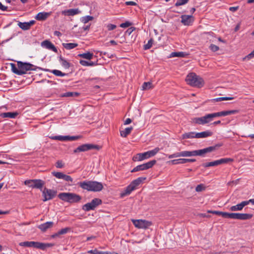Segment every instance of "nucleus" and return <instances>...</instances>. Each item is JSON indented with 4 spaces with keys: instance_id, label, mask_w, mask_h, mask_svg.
I'll list each match as a JSON object with an SVG mask.
<instances>
[{
    "instance_id": "obj_1",
    "label": "nucleus",
    "mask_w": 254,
    "mask_h": 254,
    "mask_svg": "<svg viewBox=\"0 0 254 254\" xmlns=\"http://www.w3.org/2000/svg\"><path fill=\"white\" fill-rule=\"evenodd\" d=\"M221 146V145L216 144L215 146H209L202 149L193 150V151H184L180 152H177L168 156L169 159L177 158L179 157H190L199 156L204 157L206 153H210L215 151L218 147Z\"/></svg>"
},
{
    "instance_id": "obj_2",
    "label": "nucleus",
    "mask_w": 254,
    "mask_h": 254,
    "mask_svg": "<svg viewBox=\"0 0 254 254\" xmlns=\"http://www.w3.org/2000/svg\"><path fill=\"white\" fill-rule=\"evenodd\" d=\"M12 72L17 75L26 74L28 71L36 70L37 68L34 65L27 63L17 62V67L13 63L10 64Z\"/></svg>"
},
{
    "instance_id": "obj_3",
    "label": "nucleus",
    "mask_w": 254,
    "mask_h": 254,
    "mask_svg": "<svg viewBox=\"0 0 254 254\" xmlns=\"http://www.w3.org/2000/svg\"><path fill=\"white\" fill-rule=\"evenodd\" d=\"M58 197L62 200L69 203H78L82 199L80 195L72 192H61L58 194Z\"/></svg>"
},
{
    "instance_id": "obj_4",
    "label": "nucleus",
    "mask_w": 254,
    "mask_h": 254,
    "mask_svg": "<svg viewBox=\"0 0 254 254\" xmlns=\"http://www.w3.org/2000/svg\"><path fill=\"white\" fill-rule=\"evenodd\" d=\"M146 178L139 177L137 179L133 180L120 193V196L121 197H124L125 196L129 195L131 193V192L134 190H136L137 186H138Z\"/></svg>"
},
{
    "instance_id": "obj_5",
    "label": "nucleus",
    "mask_w": 254,
    "mask_h": 254,
    "mask_svg": "<svg viewBox=\"0 0 254 254\" xmlns=\"http://www.w3.org/2000/svg\"><path fill=\"white\" fill-rule=\"evenodd\" d=\"M187 83L193 87H201L204 85V81L200 76L194 73L189 74L186 78Z\"/></svg>"
},
{
    "instance_id": "obj_6",
    "label": "nucleus",
    "mask_w": 254,
    "mask_h": 254,
    "mask_svg": "<svg viewBox=\"0 0 254 254\" xmlns=\"http://www.w3.org/2000/svg\"><path fill=\"white\" fill-rule=\"evenodd\" d=\"M160 150L159 147H156L152 150L141 153H138L136 156H134L133 160L134 161H141L145 159H148L151 157L154 156Z\"/></svg>"
},
{
    "instance_id": "obj_7",
    "label": "nucleus",
    "mask_w": 254,
    "mask_h": 254,
    "mask_svg": "<svg viewBox=\"0 0 254 254\" xmlns=\"http://www.w3.org/2000/svg\"><path fill=\"white\" fill-rule=\"evenodd\" d=\"M20 246L25 247H33L40 250H44L47 248L52 246L50 244H45L38 242L25 241L19 243Z\"/></svg>"
},
{
    "instance_id": "obj_8",
    "label": "nucleus",
    "mask_w": 254,
    "mask_h": 254,
    "mask_svg": "<svg viewBox=\"0 0 254 254\" xmlns=\"http://www.w3.org/2000/svg\"><path fill=\"white\" fill-rule=\"evenodd\" d=\"M101 147L98 145L93 144H84L79 146L73 150L74 153H77L81 152H85L88 150L96 149L99 150Z\"/></svg>"
},
{
    "instance_id": "obj_9",
    "label": "nucleus",
    "mask_w": 254,
    "mask_h": 254,
    "mask_svg": "<svg viewBox=\"0 0 254 254\" xmlns=\"http://www.w3.org/2000/svg\"><path fill=\"white\" fill-rule=\"evenodd\" d=\"M102 201L98 198L93 199L90 202L87 203L83 205L82 208L85 211H89L91 210H94L98 206L101 204Z\"/></svg>"
},
{
    "instance_id": "obj_10",
    "label": "nucleus",
    "mask_w": 254,
    "mask_h": 254,
    "mask_svg": "<svg viewBox=\"0 0 254 254\" xmlns=\"http://www.w3.org/2000/svg\"><path fill=\"white\" fill-rule=\"evenodd\" d=\"M233 161V159L230 158H223L219 160H215L212 162L203 163L202 166L205 168L216 166L223 164H227Z\"/></svg>"
},
{
    "instance_id": "obj_11",
    "label": "nucleus",
    "mask_w": 254,
    "mask_h": 254,
    "mask_svg": "<svg viewBox=\"0 0 254 254\" xmlns=\"http://www.w3.org/2000/svg\"><path fill=\"white\" fill-rule=\"evenodd\" d=\"M24 184L28 186L29 187L41 190L45 183L40 179H33L25 181Z\"/></svg>"
},
{
    "instance_id": "obj_12",
    "label": "nucleus",
    "mask_w": 254,
    "mask_h": 254,
    "mask_svg": "<svg viewBox=\"0 0 254 254\" xmlns=\"http://www.w3.org/2000/svg\"><path fill=\"white\" fill-rule=\"evenodd\" d=\"M156 163L155 160H151L146 163L138 165L134 167L131 172H135L140 171H144L151 168Z\"/></svg>"
},
{
    "instance_id": "obj_13",
    "label": "nucleus",
    "mask_w": 254,
    "mask_h": 254,
    "mask_svg": "<svg viewBox=\"0 0 254 254\" xmlns=\"http://www.w3.org/2000/svg\"><path fill=\"white\" fill-rule=\"evenodd\" d=\"M209 114L199 118H193L191 119V123L193 124L204 125L211 122Z\"/></svg>"
},
{
    "instance_id": "obj_14",
    "label": "nucleus",
    "mask_w": 254,
    "mask_h": 254,
    "mask_svg": "<svg viewBox=\"0 0 254 254\" xmlns=\"http://www.w3.org/2000/svg\"><path fill=\"white\" fill-rule=\"evenodd\" d=\"M132 222L134 226L139 229H147L152 225L150 221L145 220H132Z\"/></svg>"
},
{
    "instance_id": "obj_15",
    "label": "nucleus",
    "mask_w": 254,
    "mask_h": 254,
    "mask_svg": "<svg viewBox=\"0 0 254 254\" xmlns=\"http://www.w3.org/2000/svg\"><path fill=\"white\" fill-rule=\"evenodd\" d=\"M57 193V191L45 188L42 191V195L44 196L43 201H46L54 198Z\"/></svg>"
},
{
    "instance_id": "obj_16",
    "label": "nucleus",
    "mask_w": 254,
    "mask_h": 254,
    "mask_svg": "<svg viewBox=\"0 0 254 254\" xmlns=\"http://www.w3.org/2000/svg\"><path fill=\"white\" fill-rule=\"evenodd\" d=\"M52 174L53 176L58 179H63L64 181L70 182L71 184L73 183V179L70 176L65 175L62 172H52Z\"/></svg>"
},
{
    "instance_id": "obj_17",
    "label": "nucleus",
    "mask_w": 254,
    "mask_h": 254,
    "mask_svg": "<svg viewBox=\"0 0 254 254\" xmlns=\"http://www.w3.org/2000/svg\"><path fill=\"white\" fill-rule=\"evenodd\" d=\"M90 191H100L103 189V186L100 182L90 181Z\"/></svg>"
},
{
    "instance_id": "obj_18",
    "label": "nucleus",
    "mask_w": 254,
    "mask_h": 254,
    "mask_svg": "<svg viewBox=\"0 0 254 254\" xmlns=\"http://www.w3.org/2000/svg\"><path fill=\"white\" fill-rule=\"evenodd\" d=\"M253 216V215L252 214L234 213L233 219L242 220H249L251 219Z\"/></svg>"
},
{
    "instance_id": "obj_19",
    "label": "nucleus",
    "mask_w": 254,
    "mask_h": 254,
    "mask_svg": "<svg viewBox=\"0 0 254 254\" xmlns=\"http://www.w3.org/2000/svg\"><path fill=\"white\" fill-rule=\"evenodd\" d=\"M251 202L249 201V200L243 201L240 203L231 206L230 208V210L232 211L242 210L245 206L249 204Z\"/></svg>"
},
{
    "instance_id": "obj_20",
    "label": "nucleus",
    "mask_w": 254,
    "mask_h": 254,
    "mask_svg": "<svg viewBox=\"0 0 254 254\" xmlns=\"http://www.w3.org/2000/svg\"><path fill=\"white\" fill-rule=\"evenodd\" d=\"M41 46L42 47L48 50H51L55 53L58 52V50L56 47L49 40H45L43 41L41 43Z\"/></svg>"
},
{
    "instance_id": "obj_21",
    "label": "nucleus",
    "mask_w": 254,
    "mask_h": 254,
    "mask_svg": "<svg viewBox=\"0 0 254 254\" xmlns=\"http://www.w3.org/2000/svg\"><path fill=\"white\" fill-rule=\"evenodd\" d=\"M35 23V21L34 20H31L29 22H18L17 25L18 26L23 30H29L31 26L34 25Z\"/></svg>"
},
{
    "instance_id": "obj_22",
    "label": "nucleus",
    "mask_w": 254,
    "mask_h": 254,
    "mask_svg": "<svg viewBox=\"0 0 254 254\" xmlns=\"http://www.w3.org/2000/svg\"><path fill=\"white\" fill-rule=\"evenodd\" d=\"M181 18V22L185 25H190L193 21V18L192 15H183Z\"/></svg>"
},
{
    "instance_id": "obj_23",
    "label": "nucleus",
    "mask_w": 254,
    "mask_h": 254,
    "mask_svg": "<svg viewBox=\"0 0 254 254\" xmlns=\"http://www.w3.org/2000/svg\"><path fill=\"white\" fill-rule=\"evenodd\" d=\"M196 161L195 159H185L181 158L178 159L172 160L170 161V163L173 165L179 164H185L188 162H194Z\"/></svg>"
},
{
    "instance_id": "obj_24",
    "label": "nucleus",
    "mask_w": 254,
    "mask_h": 254,
    "mask_svg": "<svg viewBox=\"0 0 254 254\" xmlns=\"http://www.w3.org/2000/svg\"><path fill=\"white\" fill-rule=\"evenodd\" d=\"M54 225V223L51 221L47 222L42 224L38 226V228L41 230V231L45 232L48 229L52 228Z\"/></svg>"
},
{
    "instance_id": "obj_25",
    "label": "nucleus",
    "mask_w": 254,
    "mask_h": 254,
    "mask_svg": "<svg viewBox=\"0 0 254 254\" xmlns=\"http://www.w3.org/2000/svg\"><path fill=\"white\" fill-rule=\"evenodd\" d=\"M213 132L210 130H206L201 132H196L195 138H206L212 136Z\"/></svg>"
},
{
    "instance_id": "obj_26",
    "label": "nucleus",
    "mask_w": 254,
    "mask_h": 254,
    "mask_svg": "<svg viewBox=\"0 0 254 254\" xmlns=\"http://www.w3.org/2000/svg\"><path fill=\"white\" fill-rule=\"evenodd\" d=\"M77 185L83 190L90 191L91 185L90 181H85L83 182H80L77 183Z\"/></svg>"
},
{
    "instance_id": "obj_27",
    "label": "nucleus",
    "mask_w": 254,
    "mask_h": 254,
    "mask_svg": "<svg viewBox=\"0 0 254 254\" xmlns=\"http://www.w3.org/2000/svg\"><path fill=\"white\" fill-rule=\"evenodd\" d=\"M50 15L48 12H42L38 13L35 16V19L39 21L45 20Z\"/></svg>"
},
{
    "instance_id": "obj_28",
    "label": "nucleus",
    "mask_w": 254,
    "mask_h": 254,
    "mask_svg": "<svg viewBox=\"0 0 254 254\" xmlns=\"http://www.w3.org/2000/svg\"><path fill=\"white\" fill-rule=\"evenodd\" d=\"M80 12L78 8L69 9L64 11L65 15L68 16H73L77 14Z\"/></svg>"
},
{
    "instance_id": "obj_29",
    "label": "nucleus",
    "mask_w": 254,
    "mask_h": 254,
    "mask_svg": "<svg viewBox=\"0 0 254 254\" xmlns=\"http://www.w3.org/2000/svg\"><path fill=\"white\" fill-rule=\"evenodd\" d=\"M211 121L213 120L214 118L221 116H226L227 113L226 111H221L217 113H213L211 114H209Z\"/></svg>"
},
{
    "instance_id": "obj_30",
    "label": "nucleus",
    "mask_w": 254,
    "mask_h": 254,
    "mask_svg": "<svg viewBox=\"0 0 254 254\" xmlns=\"http://www.w3.org/2000/svg\"><path fill=\"white\" fill-rule=\"evenodd\" d=\"M133 129L132 127H129L126 128L124 130H120L121 136L123 137H126L128 134L131 133Z\"/></svg>"
},
{
    "instance_id": "obj_31",
    "label": "nucleus",
    "mask_w": 254,
    "mask_h": 254,
    "mask_svg": "<svg viewBox=\"0 0 254 254\" xmlns=\"http://www.w3.org/2000/svg\"><path fill=\"white\" fill-rule=\"evenodd\" d=\"M18 115L17 112H6L1 114L2 118H15Z\"/></svg>"
},
{
    "instance_id": "obj_32",
    "label": "nucleus",
    "mask_w": 254,
    "mask_h": 254,
    "mask_svg": "<svg viewBox=\"0 0 254 254\" xmlns=\"http://www.w3.org/2000/svg\"><path fill=\"white\" fill-rule=\"evenodd\" d=\"M45 70L53 73L55 75H56L57 76H64L67 75V74L64 73V72H62L61 71L58 70V69H54V70L45 69Z\"/></svg>"
},
{
    "instance_id": "obj_33",
    "label": "nucleus",
    "mask_w": 254,
    "mask_h": 254,
    "mask_svg": "<svg viewBox=\"0 0 254 254\" xmlns=\"http://www.w3.org/2000/svg\"><path fill=\"white\" fill-rule=\"evenodd\" d=\"M63 47L67 49V50H71L72 49L75 47H76L78 46V44L76 43H63Z\"/></svg>"
},
{
    "instance_id": "obj_34",
    "label": "nucleus",
    "mask_w": 254,
    "mask_h": 254,
    "mask_svg": "<svg viewBox=\"0 0 254 254\" xmlns=\"http://www.w3.org/2000/svg\"><path fill=\"white\" fill-rule=\"evenodd\" d=\"M195 134L196 132H195L185 133L182 135V137L183 139L195 138Z\"/></svg>"
},
{
    "instance_id": "obj_35",
    "label": "nucleus",
    "mask_w": 254,
    "mask_h": 254,
    "mask_svg": "<svg viewBox=\"0 0 254 254\" xmlns=\"http://www.w3.org/2000/svg\"><path fill=\"white\" fill-rule=\"evenodd\" d=\"M233 99H234L233 97H218L217 98L213 99L211 101L212 102H220V101H226V100H233Z\"/></svg>"
},
{
    "instance_id": "obj_36",
    "label": "nucleus",
    "mask_w": 254,
    "mask_h": 254,
    "mask_svg": "<svg viewBox=\"0 0 254 254\" xmlns=\"http://www.w3.org/2000/svg\"><path fill=\"white\" fill-rule=\"evenodd\" d=\"M78 56L82 58L90 60L93 58V54L90 52H87L86 53L80 54Z\"/></svg>"
},
{
    "instance_id": "obj_37",
    "label": "nucleus",
    "mask_w": 254,
    "mask_h": 254,
    "mask_svg": "<svg viewBox=\"0 0 254 254\" xmlns=\"http://www.w3.org/2000/svg\"><path fill=\"white\" fill-rule=\"evenodd\" d=\"M79 63L83 66H94L97 64L93 62H89L85 60H80Z\"/></svg>"
},
{
    "instance_id": "obj_38",
    "label": "nucleus",
    "mask_w": 254,
    "mask_h": 254,
    "mask_svg": "<svg viewBox=\"0 0 254 254\" xmlns=\"http://www.w3.org/2000/svg\"><path fill=\"white\" fill-rule=\"evenodd\" d=\"M60 61L61 63L62 66H64V68H68L69 67L70 64L66 60L63 58L62 57H60Z\"/></svg>"
},
{
    "instance_id": "obj_39",
    "label": "nucleus",
    "mask_w": 254,
    "mask_h": 254,
    "mask_svg": "<svg viewBox=\"0 0 254 254\" xmlns=\"http://www.w3.org/2000/svg\"><path fill=\"white\" fill-rule=\"evenodd\" d=\"M64 141H72L75 140L80 138L79 136H69L65 135L64 136Z\"/></svg>"
},
{
    "instance_id": "obj_40",
    "label": "nucleus",
    "mask_w": 254,
    "mask_h": 254,
    "mask_svg": "<svg viewBox=\"0 0 254 254\" xmlns=\"http://www.w3.org/2000/svg\"><path fill=\"white\" fill-rule=\"evenodd\" d=\"M221 216H222L224 218H228L233 219L234 217V213H228L226 212H222Z\"/></svg>"
},
{
    "instance_id": "obj_41",
    "label": "nucleus",
    "mask_w": 254,
    "mask_h": 254,
    "mask_svg": "<svg viewBox=\"0 0 254 254\" xmlns=\"http://www.w3.org/2000/svg\"><path fill=\"white\" fill-rule=\"evenodd\" d=\"M78 95V93L77 92H67L64 93L62 95V97H69L77 96Z\"/></svg>"
},
{
    "instance_id": "obj_42",
    "label": "nucleus",
    "mask_w": 254,
    "mask_h": 254,
    "mask_svg": "<svg viewBox=\"0 0 254 254\" xmlns=\"http://www.w3.org/2000/svg\"><path fill=\"white\" fill-rule=\"evenodd\" d=\"M142 88L143 90H147L152 88V83L150 82H144Z\"/></svg>"
},
{
    "instance_id": "obj_43",
    "label": "nucleus",
    "mask_w": 254,
    "mask_h": 254,
    "mask_svg": "<svg viewBox=\"0 0 254 254\" xmlns=\"http://www.w3.org/2000/svg\"><path fill=\"white\" fill-rule=\"evenodd\" d=\"M185 53L184 52H173L171 54L172 57H184Z\"/></svg>"
},
{
    "instance_id": "obj_44",
    "label": "nucleus",
    "mask_w": 254,
    "mask_h": 254,
    "mask_svg": "<svg viewBox=\"0 0 254 254\" xmlns=\"http://www.w3.org/2000/svg\"><path fill=\"white\" fill-rule=\"evenodd\" d=\"M153 42V39H150L148 41V43L144 46V50H148V49H149L150 48H151V47L152 46Z\"/></svg>"
},
{
    "instance_id": "obj_45",
    "label": "nucleus",
    "mask_w": 254,
    "mask_h": 254,
    "mask_svg": "<svg viewBox=\"0 0 254 254\" xmlns=\"http://www.w3.org/2000/svg\"><path fill=\"white\" fill-rule=\"evenodd\" d=\"M189 1V0H178L175 3V5L176 6H179L180 5H182L186 4Z\"/></svg>"
},
{
    "instance_id": "obj_46",
    "label": "nucleus",
    "mask_w": 254,
    "mask_h": 254,
    "mask_svg": "<svg viewBox=\"0 0 254 254\" xmlns=\"http://www.w3.org/2000/svg\"><path fill=\"white\" fill-rule=\"evenodd\" d=\"M205 187L204 186L203 184H200L197 185L195 188V190L197 192L201 191L204 190Z\"/></svg>"
},
{
    "instance_id": "obj_47",
    "label": "nucleus",
    "mask_w": 254,
    "mask_h": 254,
    "mask_svg": "<svg viewBox=\"0 0 254 254\" xmlns=\"http://www.w3.org/2000/svg\"><path fill=\"white\" fill-rule=\"evenodd\" d=\"M50 138L54 140L64 141V136H62V135L54 136L50 137Z\"/></svg>"
},
{
    "instance_id": "obj_48",
    "label": "nucleus",
    "mask_w": 254,
    "mask_h": 254,
    "mask_svg": "<svg viewBox=\"0 0 254 254\" xmlns=\"http://www.w3.org/2000/svg\"><path fill=\"white\" fill-rule=\"evenodd\" d=\"M70 230L69 228L66 227L63 229H62L59 231H58V234L60 235H63L65 234Z\"/></svg>"
},
{
    "instance_id": "obj_49",
    "label": "nucleus",
    "mask_w": 254,
    "mask_h": 254,
    "mask_svg": "<svg viewBox=\"0 0 254 254\" xmlns=\"http://www.w3.org/2000/svg\"><path fill=\"white\" fill-rule=\"evenodd\" d=\"M209 49L212 51V52H216L219 50V48L218 46L214 45V44H211L209 46Z\"/></svg>"
},
{
    "instance_id": "obj_50",
    "label": "nucleus",
    "mask_w": 254,
    "mask_h": 254,
    "mask_svg": "<svg viewBox=\"0 0 254 254\" xmlns=\"http://www.w3.org/2000/svg\"><path fill=\"white\" fill-rule=\"evenodd\" d=\"M93 17L91 16H86L82 18V22L84 23H87L88 21L93 19Z\"/></svg>"
},
{
    "instance_id": "obj_51",
    "label": "nucleus",
    "mask_w": 254,
    "mask_h": 254,
    "mask_svg": "<svg viewBox=\"0 0 254 254\" xmlns=\"http://www.w3.org/2000/svg\"><path fill=\"white\" fill-rule=\"evenodd\" d=\"M58 168H62L64 167V164L62 160H58L55 165Z\"/></svg>"
},
{
    "instance_id": "obj_52",
    "label": "nucleus",
    "mask_w": 254,
    "mask_h": 254,
    "mask_svg": "<svg viewBox=\"0 0 254 254\" xmlns=\"http://www.w3.org/2000/svg\"><path fill=\"white\" fill-rule=\"evenodd\" d=\"M131 24V23L130 22H129L128 21H127L126 22L121 24L120 27L122 28H126V27H128L129 26H130Z\"/></svg>"
},
{
    "instance_id": "obj_53",
    "label": "nucleus",
    "mask_w": 254,
    "mask_h": 254,
    "mask_svg": "<svg viewBox=\"0 0 254 254\" xmlns=\"http://www.w3.org/2000/svg\"><path fill=\"white\" fill-rule=\"evenodd\" d=\"M254 57V53H253V52H252L250 54L246 56L245 58H244L243 60H250L251 59Z\"/></svg>"
},
{
    "instance_id": "obj_54",
    "label": "nucleus",
    "mask_w": 254,
    "mask_h": 254,
    "mask_svg": "<svg viewBox=\"0 0 254 254\" xmlns=\"http://www.w3.org/2000/svg\"><path fill=\"white\" fill-rule=\"evenodd\" d=\"M116 25L112 24H108L107 26V29L109 31L113 30L116 28Z\"/></svg>"
},
{
    "instance_id": "obj_55",
    "label": "nucleus",
    "mask_w": 254,
    "mask_h": 254,
    "mask_svg": "<svg viewBox=\"0 0 254 254\" xmlns=\"http://www.w3.org/2000/svg\"><path fill=\"white\" fill-rule=\"evenodd\" d=\"M135 30V28L134 27H131L129 28L126 32V33L128 34V35H130L133 31Z\"/></svg>"
},
{
    "instance_id": "obj_56",
    "label": "nucleus",
    "mask_w": 254,
    "mask_h": 254,
    "mask_svg": "<svg viewBox=\"0 0 254 254\" xmlns=\"http://www.w3.org/2000/svg\"><path fill=\"white\" fill-rule=\"evenodd\" d=\"M238 112H239V111L236 110L226 111L227 116L231 115V114H236Z\"/></svg>"
},
{
    "instance_id": "obj_57",
    "label": "nucleus",
    "mask_w": 254,
    "mask_h": 254,
    "mask_svg": "<svg viewBox=\"0 0 254 254\" xmlns=\"http://www.w3.org/2000/svg\"><path fill=\"white\" fill-rule=\"evenodd\" d=\"M99 252V251H98L96 249L94 250H92L88 251L87 252L88 254H98Z\"/></svg>"
},
{
    "instance_id": "obj_58",
    "label": "nucleus",
    "mask_w": 254,
    "mask_h": 254,
    "mask_svg": "<svg viewBox=\"0 0 254 254\" xmlns=\"http://www.w3.org/2000/svg\"><path fill=\"white\" fill-rule=\"evenodd\" d=\"M126 5H136L137 4L136 2L132 1H128L125 2Z\"/></svg>"
},
{
    "instance_id": "obj_59",
    "label": "nucleus",
    "mask_w": 254,
    "mask_h": 254,
    "mask_svg": "<svg viewBox=\"0 0 254 254\" xmlns=\"http://www.w3.org/2000/svg\"><path fill=\"white\" fill-rule=\"evenodd\" d=\"M208 213H212L214 214H217L218 215H221V211H212V210H209L208 211Z\"/></svg>"
},
{
    "instance_id": "obj_60",
    "label": "nucleus",
    "mask_w": 254,
    "mask_h": 254,
    "mask_svg": "<svg viewBox=\"0 0 254 254\" xmlns=\"http://www.w3.org/2000/svg\"><path fill=\"white\" fill-rule=\"evenodd\" d=\"M0 9L2 11H6L7 9V7L3 5L1 2H0Z\"/></svg>"
},
{
    "instance_id": "obj_61",
    "label": "nucleus",
    "mask_w": 254,
    "mask_h": 254,
    "mask_svg": "<svg viewBox=\"0 0 254 254\" xmlns=\"http://www.w3.org/2000/svg\"><path fill=\"white\" fill-rule=\"evenodd\" d=\"M238 8H239L238 6L230 7L229 8V10L231 11L235 12V11H236V10H237L238 9Z\"/></svg>"
},
{
    "instance_id": "obj_62",
    "label": "nucleus",
    "mask_w": 254,
    "mask_h": 254,
    "mask_svg": "<svg viewBox=\"0 0 254 254\" xmlns=\"http://www.w3.org/2000/svg\"><path fill=\"white\" fill-rule=\"evenodd\" d=\"M132 121L130 119L127 118L126 120V121L124 122V125H127L130 124L131 123Z\"/></svg>"
},
{
    "instance_id": "obj_63",
    "label": "nucleus",
    "mask_w": 254,
    "mask_h": 254,
    "mask_svg": "<svg viewBox=\"0 0 254 254\" xmlns=\"http://www.w3.org/2000/svg\"><path fill=\"white\" fill-rule=\"evenodd\" d=\"M54 35L57 36H60L62 35L60 31H55L54 32Z\"/></svg>"
},
{
    "instance_id": "obj_64",
    "label": "nucleus",
    "mask_w": 254,
    "mask_h": 254,
    "mask_svg": "<svg viewBox=\"0 0 254 254\" xmlns=\"http://www.w3.org/2000/svg\"><path fill=\"white\" fill-rule=\"evenodd\" d=\"M109 43H110L111 44H112V45H116L117 44V42H116L115 41L113 40H111V41L109 42Z\"/></svg>"
}]
</instances>
